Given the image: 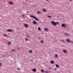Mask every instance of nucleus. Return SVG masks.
<instances>
[{
    "instance_id": "nucleus-37",
    "label": "nucleus",
    "mask_w": 73,
    "mask_h": 73,
    "mask_svg": "<svg viewBox=\"0 0 73 73\" xmlns=\"http://www.w3.org/2000/svg\"><path fill=\"white\" fill-rule=\"evenodd\" d=\"M71 43H72V44H73V42L72 41V42H71Z\"/></svg>"
},
{
    "instance_id": "nucleus-19",
    "label": "nucleus",
    "mask_w": 73,
    "mask_h": 73,
    "mask_svg": "<svg viewBox=\"0 0 73 73\" xmlns=\"http://www.w3.org/2000/svg\"><path fill=\"white\" fill-rule=\"evenodd\" d=\"M43 12H46V10L44 9H43Z\"/></svg>"
},
{
    "instance_id": "nucleus-20",
    "label": "nucleus",
    "mask_w": 73,
    "mask_h": 73,
    "mask_svg": "<svg viewBox=\"0 0 73 73\" xmlns=\"http://www.w3.org/2000/svg\"><path fill=\"white\" fill-rule=\"evenodd\" d=\"M17 70H21V69H20V68H17Z\"/></svg>"
},
{
    "instance_id": "nucleus-10",
    "label": "nucleus",
    "mask_w": 73,
    "mask_h": 73,
    "mask_svg": "<svg viewBox=\"0 0 73 73\" xmlns=\"http://www.w3.org/2000/svg\"><path fill=\"white\" fill-rule=\"evenodd\" d=\"M33 24H37V22L36 21H33Z\"/></svg>"
},
{
    "instance_id": "nucleus-18",
    "label": "nucleus",
    "mask_w": 73,
    "mask_h": 73,
    "mask_svg": "<svg viewBox=\"0 0 73 73\" xmlns=\"http://www.w3.org/2000/svg\"><path fill=\"white\" fill-rule=\"evenodd\" d=\"M41 71L42 73H44V70H41Z\"/></svg>"
},
{
    "instance_id": "nucleus-36",
    "label": "nucleus",
    "mask_w": 73,
    "mask_h": 73,
    "mask_svg": "<svg viewBox=\"0 0 73 73\" xmlns=\"http://www.w3.org/2000/svg\"><path fill=\"white\" fill-rule=\"evenodd\" d=\"M65 27V24H64V27Z\"/></svg>"
},
{
    "instance_id": "nucleus-21",
    "label": "nucleus",
    "mask_w": 73,
    "mask_h": 73,
    "mask_svg": "<svg viewBox=\"0 0 73 73\" xmlns=\"http://www.w3.org/2000/svg\"><path fill=\"white\" fill-rule=\"evenodd\" d=\"M64 53H67V51L66 50H64Z\"/></svg>"
},
{
    "instance_id": "nucleus-8",
    "label": "nucleus",
    "mask_w": 73,
    "mask_h": 73,
    "mask_svg": "<svg viewBox=\"0 0 73 73\" xmlns=\"http://www.w3.org/2000/svg\"><path fill=\"white\" fill-rule=\"evenodd\" d=\"M9 4H11V5H13V2L11 1H9Z\"/></svg>"
},
{
    "instance_id": "nucleus-12",
    "label": "nucleus",
    "mask_w": 73,
    "mask_h": 73,
    "mask_svg": "<svg viewBox=\"0 0 73 73\" xmlns=\"http://www.w3.org/2000/svg\"><path fill=\"white\" fill-rule=\"evenodd\" d=\"M29 53H32V50H30L29 51Z\"/></svg>"
},
{
    "instance_id": "nucleus-40",
    "label": "nucleus",
    "mask_w": 73,
    "mask_h": 73,
    "mask_svg": "<svg viewBox=\"0 0 73 73\" xmlns=\"http://www.w3.org/2000/svg\"><path fill=\"white\" fill-rule=\"evenodd\" d=\"M26 1H28V0H26Z\"/></svg>"
},
{
    "instance_id": "nucleus-26",
    "label": "nucleus",
    "mask_w": 73,
    "mask_h": 73,
    "mask_svg": "<svg viewBox=\"0 0 73 73\" xmlns=\"http://www.w3.org/2000/svg\"><path fill=\"white\" fill-rule=\"evenodd\" d=\"M47 17H50V18H51L52 17L49 15L47 16Z\"/></svg>"
},
{
    "instance_id": "nucleus-7",
    "label": "nucleus",
    "mask_w": 73,
    "mask_h": 73,
    "mask_svg": "<svg viewBox=\"0 0 73 73\" xmlns=\"http://www.w3.org/2000/svg\"><path fill=\"white\" fill-rule=\"evenodd\" d=\"M36 69L34 68L32 70L33 72H36Z\"/></svg>"
},
{
    "instance_id": "nucleus-16",
    "label": "nucleus",
    "mask_w": 73,
    "mask_h": 73,
    "mask_svg": "<svg viewBox=\"0 0 73 73\" xmlns=\"http://www.w3.org/2000/svg\"><path fill=\"white\" fill-rule=\"evenodd\" d=\"M12 52H14L15 51H16V50L15 49H13L11 50Z\"/></svg>"
},
{
    "instance_id": "nucleus-38",
    "label": "nucleus",
    "mask_w": 73,
    "mask_h": 73,
    "mask_svg": "<svg viewBox=\"0 0 73 73\" xmlns=\"http://www.w3.org/2000/svg\"><path fill=\"white\" fill-rule=\"evenodd\" d=\"M27 13H29V12H27Z\"/></svg>"
},
{
    "instance_id": "nucleus-23",
    "label": "nucleus",
    "mask_w": 73,
    "mask_h": 73,
    "mask_svg": "<svg viewBox=\"0 0 73 73\" xmlns=\"http://www.w3.org/2000/svg\"><path fill=\"white\" fill-rule=\"evenodd\" d=\"M40 42L41 43H43L44 42V41L42 40H41L40 41Z\"/></svg>"
},
{
    "instance_id": "nucleus-17",
    "label": "nucleus",
    "mask_w": 73,
    "mask_h": 73,
    "mask_svg": "<svg viewBox=\"0 0 73 73\" xmlns=\"http://www.w3.org/2000/svg\"><path fill=\"white\" fill-rule=\"evenodd\" d=\"M2 66V63H0V67Z\"/></svg>"
},
{
    "instance_id": "nucleus-4",
    "label": "nucleus",
    "mask_w": 73,
    "mask_h": 73,
    "mask_svg": "<svg viewBox=\"0 0 73 73\" xmlns=\"http://www.w3.org/2000/svg\"><path fill=\"white\" fill-rule=\"evenodd\" d=\"M3 35L4 37H8V35L7 34H3Z\"/></svg>"
},
{
    "instance_id": "nucleus-2",
    "label": "nucleus",
    "mask_w": 73,
    "mask_h": 73,
    "mask_svg": "<svg viewBox=\"0 0 73 73\" xmlns=\"http://www.w3.org/2000/svg\"><path fill=\"white\" fill-rule=\"evenodd\" d=\"M51 23L53 25H54L55 26L56 25H57V23H56V22L52 21L51 22Z\"/></svg>"
},
{
    "instance_id": "nucleus-30",
    "label": "nucleus",
    "mask_w": 73,
    "mask_h": 73,
    "mask_svg": "<svg viewBox=\"0 0 73 73\" xmlns=\"http://www.w3.org/2000/svg\"><path fill=\"white\" fill-rule=\"evenodd\" d=\"M27 37H28V38H29V35H27Z\"/></svg>"
},
{
    "instance_id": "nucleus-33",
    "label": "nucleus",
    "mask_w": 73,
    "mask_h": 73,
    "mask_svg": "<svg viewBox=\"0 0 73 73\" xmlns=\"http://www.w3.org/2000/svg\"><path fill=\"white\" fill-rule=\"evenodd\" d=\"M56 24H59V23H58V22H56Z\"/></svg>"
},
{
    "instance_id": "nucleus-34",
    "label": "nucleus",
    "mask_w": 73,
    "mask_h": 73,
    "mask_svg": "<svg viewBox=\"0 0 73 73\" xmlns=\"http://www.w3.org/2000/svg\"><path fill=\"white\" fill-rule=\"evenodd\" d=\"M48 69H51V68L50 67H49L48 68Z\"/></svg>"
},
{
    "instance_id": "nucleus-32",
    "label": "nucleus",
    "mask_w": 73,
    "mask_h": 73,
    "mask_svg": "<svg viewBox=\"0 0 73 73\" xmlns=\"http://www.w3.org/2000/svg\"><path fill=\"white\" fill-rule=\"evenodd\" d=\"M57 68H55V69H54V70H57Z\"/></svg>"
},
{
    "instance_id": "nucleus-35",
    "label": "nucleus",
    "mask_w": 73,
    "mask_h": 73,
    "mask_svg": "<svg viewBox=\"0 0 73 73\" xmlns=\"http://www.w3.org/2000/svg\"><path fill=\"white\" fill-rule=\"evenodd\" d=\"M17 49H19V50H20V48H18Z\"/></svg>"
},
{
    "instance_id": "nucleus-22",
    "label": "nucleus",
    "mask_w": 73,
    "mask_h": 73,
    "mask_svg": "<svg viewBox=\"0 0 73 73\" xmlns=\"http://www.w3.org/2000/svg\"><path fill=\"white\" fill-rule=\"evenodd\" d=\"M37 13H38V14H41V12L40 11H38Z\"/></svg>"
},
{
    "instance_id": "nucleus-15",
    "label": "nucleus",
    "mask_w": 73,
    "mask_h": 73,
    "mask_svg": "<svg viewBox=\"0 0 73 73\" xmlns=\"http://www.w3.org/2000/svg\"><path fill=\"white\" fill-rule=\"evenodd\" d=\"M22 16L23 17H25V15H24V14L23 15H22Z\"/></svg>"
},
{
    "instance_id": "nucleus-31",
    "label": "nucleus",
    "mask_w": 73,
    "mask_h": 73,
    "mask_svg": "<svg viewBox=\"0 0 73 73\" xmlns=\"http://www.w3.org/2000/svg\"><path fill=\"white\" fill-rule=\"evenodd\" d=\"M65 35H69V34H67V33H65Z\"/></svg>"
},
{
    "instance_id": "nucleus-41",
    "label": "nucleus",
    "mask_w": 73,
    "mask_h": 73,
    "mask_svg": "<svg viewBox=\"0 0 73 73\" xmlns=\"http://www.w3.org/2000/svg\"><path fill=\"white\" fill-rule=\"evenodd\" d=\"M70 1H72V0H69Z\"/></svg>"
},
{
    "instance_id": "nucleus-1",
    "label": "nucleus",
    "mask_w": 73,
    "mask_h": 73,
    "mask_svg": "<svg viewBox=\"0 0 73 73\" xmlns=\"http://www.w3.org/2000/svg\"><path fill=\"white\" fill-rule=\"evenodd\" d=\"M30 17H31L32 18V17H33V18H34V19H35L36 20H37V21H38V19L37 18H36V17L34 16L33 15H30Z\"/></svg>"
},
{
    "instance_id": "nucleus-39",
    "label": "nucleus",
    "mask_w": 73,
    "mask_h": 73,
    "mask_svg": "<svg viewBox=\"0 0 73 73\" xmlns=\"http://www.w3.org/2000/svg\"><path fill=\"white\" fill-rule=\"evenodd\" d=\"M63 52H64V50H63Z\"/></svg>"
},
{
    "instance_id": "nucleus-9",
    "label": "nucleus",
    "mask_w": 73,
    "mask_h": 73,
    "mask_svg": "<svg viewBox=\"0 0 73 73\" xmlns=\"http://www.w3.org/2000/svg\"><path fill=\"white\" fill-rule=\"evenodd\" d=\"M67 42H70V40L69 39H67L66 40Z\"/></svg>"
},
{
    "instance_id": "nucleus-28",
    "label": "nucleus",
    "mask_w": 73,
    "mask_h": 73,
    "mask_svg": "<svg viewBox=\"0 0 73 73\" xmlns=\"http://www.w3.org/2000/svg\"><path fill=\"white\" fill-rule=\"evenodd\" d=\"M11 44V42H9V43H8V45H10Z\"/></svg>"
},
{
    "instance_id": "nucleus-29",
    "label": "nucleus",
    "mask_w": 73,
    "mask_h": 73,
    "mask_svg": "<svg viewBox=\"0 0 73 73\" xmlns=\"http://www.w3.org/2000/svg\"><path fill=\"white\" fill-rule=\"evenodd\" d=\"M45 73H48V72L47 71H46L45 72Z\"/></svg>"
},
{
    "instance_id": "nucleus-3",
    "label": "nucleus",
    "mask_w": 73,
    "mask_h": 73,
    "mask_svg": "<svg viewBox=\"0 0 73 73\" xmlns=\"http://www.w3.org/2000/svg\"><path fill=\"white\" fill-rule=\"evenodd\" d=\"M7 32H13V31L11 30V29H8L7 30Z\"/></svg>"
},
{
    "instance_id": "nucleus-27",
    "label": "nucleus",
    "mask_w": 73,
    "mask_h": 73,
    "mask_svg": "<svg viewBox=\"0 0 73 73\" xmlns=\"http://www.w3.org/2000/svg\"><path fill=\"white\" fill-rule=\"evenodd\" d=\"M25 40L26 41H28V39L25 38Z\"/></svg>"
},
{
    "instance_id": "nucleus-25",
    "label": "nucleus",
    "mask_w": 73,
    "mask_h": 73,
    "mask_svg": "<svg viewBox=\"0 0 73 73\" xmlns=\"http://www.w3.org/2000/svg\"><path fill=\"white\" fill-rule=\"evenodd\" d=\"M56 68H58L59 67V66H58V65H57L56 64Z\"/></svg>"
},
{
    "instance_id": "nucleus-24",
    "label": "nucleus",
    "mask_w": 73,
    "mask_h": 73,
    "mask_svg": "<svg viewBox=\"0 0 73 73\" xmlns=\"http://www.w3.org/2000/svg\"><path fill=\"white\" fill-rule=\"evenodd\" d=\"M62 27H64V24H63L62 25H61Z\"/></svg>"
},
{
    "instance_id": "nucleus-14",
    "label": "nucleus",
    "mask_w": 73,
    "mask_h": 73,
    "mask_svg": "<svg viewBox=\"0 0 73 73\" xmlns=\"http://www.w3.org/2000/svg\"><path fill=\"white\" fill-rule=\"evenodd\" d=\"M38 31H41V29L40 27H38Z\"/></svg>"
},
{
    "instance_id": "nucleus-11",
    "label": "nucleus",
    "mask_w": 73,
    "mask_h": 73,
    "mask_svg": "<svg viewBox=\"0 0 73 73\" xmlns=\"http://www.w3.org/2000/svg\"><path fill=\"white\" fill-rule=\"evenodd\" d=\"M55 58H58V56L57 54H55Z\"/></svg>"
},
{
    "instance_id": "nucleus-42",
    "label": "nucleus",
    "mask_w": 73,
    "mask_h": 73,
    "mask_svg": "<svg viewBox=\"0 0 73 73\" xmlns=\"http://www.w3.org/2000/svg\"><path fill=\"white\" fill-rule=\"evenodd\" d=\"M62 41L64 42V41H63V40H62Z\"/></svg>"
},
{
    "instance_id": "nucleus-13",
    "label": "nucleus",
    "mask_w": 73,
    "mask_h": 73,
    "mask_svg": "<svg viewBox=\"0 0 73 73\" xmlns=\"http://www.w3.org/2000/svg\"><path fill=\"white\" fill-rule=\"evenodd\" d=\"M50 62L51 63V64H54V62H53V61H51Z\"/></svg>"
},
{
    "instance_id": "nucleus-6",
    "label": "nucleus",
    "mask_w": 73,
    "mask_h": 73,
    "mask_svg": "<svg viewBox=\"0 0 73 73\" xmlns=\"http://www.w3.org/2000/svg\"><path fill=\"white\" fill-rule=\"evenodd\" d=\"M24 26L25 27H26V28H28V25L27 24H25Z\"/></svg>"
},
{
    "instance_id": "nucleus-5",
    "label": "nucleus",
    "mask_w": 73,
    "mask_h": 73,
    "mask_svg": "<svg viewBox=\"0 0 73 73\" xmlns=\"http://www.w3.org/2000/svg\"><path fill=\"white\" fill-rule=\"evenodd\" d=\"M44 31L45 32H48V29L47 28H44Z\"/></svg>"
}]
</instances>
